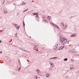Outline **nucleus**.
Segmentation results:
<instances>
[{
	"instance_id": "nucleus-1",
	"label": "nucleus",
	"mask_w": 79,
	"mask_h": 79,
	"mask_svg": "<svg viewBox=\"0 0 79 79\" xmlns=\"http://www.w3.org/2000/svg\"><path fill=\"white\" fill-rule=\"evenodd\" d=\"M60 42L63 44H65L66 43H67V39L65 38H61L60 39Z\"/></svg>"
},
{
	"instance_id": "nucleus-2",
	"label": "nucleus",
	"mask_w": 79,
	"mask_h": 79,
	"mask_svg": "<svg viewBox=\"0 0 79 79\" xmlns=\"http://www.w3.org/2000/svg\"><path fill=\"white\" fill-rule=\"evenodd\" d=\"M58 44H57L53 48L54 50H57V49H58Z\"/></svg>"
},
{
	"instance_id": "nucleus-3",
	"label": "nucleus",
	"mask_w": 79,
	"mask_h": 79,
	"mask_svg": "<svg viewBox=\"0 0 79 79\" xmlns=\"http://www.w3.org/2000/svg\"><path fill=\"white\" fill-rule=\"evenodd\" d=\"M33 15H36V18H39V16H38V14H37V13H33Z\"/></svg>"
},
{
	"instance_id": "nucleus-4",
	"label": "nucleus",
	"mask_w": 79,
	"mask_h": 79,
	"mask_svg": "<svg viewBox=\"0 0 79 79\" xmlns=\"http://www.w3.org/2000/svg\"><path fill=\"white\" fill-rule=\"evenodd\" d=\"M49 63L50 64L51 67H54V64H53V63L52 62H50Z\"/></svg>"
},
{
	"instance_id": "nucleus-5",
	"label": "nucleus",
	"mask_w": 79,
	"mask_h": 79,
	"mask_svg": "<svg viewBox=\"0 0 79 79\" xmlns=\"http://www.w3.org/2000/svg\"><path fill=\"white\" fill-rule=\"evenodd\" d=\"M60 26L61 27H64V23H63L60 24Z\"/></svg>"
},
{
	"instance_id": "nucleus-6",
	"label": "nucleus",
	"mask_w": 79,
	"mask_h": 79,
	"mask_svg": "<svg viewBox=\"0 0 79 79\" xmlns=\"http://www.w3.org/2000/svg\"><path fill=\"white\" fill-rule=\"evenodd\" d=\"M37 46L36 45H35L34 46L33 48L34 50H36L37 49Z\"/></svg>"
},
{
	"instance_id": "nucleus-7",
	"label": "nucleus",
	"mask_w": 79,
	"mask_h": 79,
	"mask_svg": "<svg viewBox=\"0 0 79 79\" xmlns=\"http://www.w3.org/2000/svg\"><path fill=\"white\" fill-rule=\"evenodd\" d=\"M63 48H64V46H61L60 47V48H59V50H61Z\"/></svg>"
},
{
	"instance_id": "nucleus-8",
	"label": "nucleus",
	"mask_w": 79,
	"mask_h": 79,
	"mask_svg": "<svg viewBox=\"0 0 79 79\" xmlns=\"http://www.w3.org/2000/svg\"><path fill=\"white\" fill-rule=\"evenodd\" d=\"M4 11L5 14H6V13H7L8 12V10L6 9L4 10Z\"/></svg>"
},
{
	"instance_id": "nucleus-9",
	"label": "nucleus",
	"mask_w": 79,
	"mask_h": 79,
	"mask_svg": "<svg viewBox=\"0 0 79 79\" xmlns=\"http://www.w3.org/2000/svg\"><path fill=\"white\" fill-rule=\"evenodd\" d=\"M70 68V69H74V66L73 65H71Z\"/></svg>"
},
{
	"instance_id": "nucleus-10",
	"label": "nucleus",
	"mask_w": 79,
	"mask_h": 79,
	"mask_svg": "<svg viewBox=\"0 0 79 79\" xmlns=\"http://www.w3.org/2000/svg\"><path fill=\"white\" fill-rule=\"evenodd\" d=\"M77 34H73V35H71V37H75V36H76Z\"/></svg>"
},
{
	"instance_id": "nucleus-11",
	"label": "nucleus",
	"mask_w": 79,
	"mask_h": 79,
	"mask_svg": "<svg viewBox=\"0 0 79 79\" xmlns=\"http://www.w3.org/2000/svg\"><path fill=\"white\" fill-rule=\"evenodd\" d=\"M73 52L74 53H78V51H77L76 50L74 49L73 50Z\"/></svg>"
},
{
	"instance_id": "nucleus-12",
	"label": "nucleus",
	"mask_w": 79,
	"mask_h": 79,
	"mask_svg": "<svg viewBox=\"0 0 79 79\" xmlns=\"http://www.w3.org/2000/svg\"><path fill=\"white\" fill-rule=\"evenodd\" d=\"M36 71L37 73H38V74H39V73H40V70H39V69H37L36 70Z\"/></svg>"
},
{
	"instance_id": "nucleus-13",
	"label": "nucleus",
	"mask_w": 79,
	"mask_h": 79,
	"mask_svg": "<svg viewBox=\"0 0 79 79\" xmlns=\"http://www.w3.org/2000/svg\"><path fill=\"white\" fill-rule=\"evenodd\" d=\"M35 79H40V77H37L36 76L35 77Z\"/></svg>"
},
{
	"instance_id": "nucleus-14",
	"label": "nucleus",
	"mask_w": 79,
	"mask_h": 79,
	"mask_svg": "<svg viewBox=\"0 0 79 79\" xmlns=\"http://www.w3.org/2000/svg\"><path fill=\"white\" fill-rule=\"evenodd\" d=\"M21 50H22L23 51H24V52H27L28 53H29V52L27 51L26 50H23L22 49H20Z\"/></svg>"
},
{
	"instance_id": "nucleus-15",
	"label": "nucleus",
	"mask_w": 79,
	"mask_h": 79,
	"mask_svg": "<svg viewBox=\"0 0 79 79\" xmlns=\"http://www.w3.org/2000/svg\"><path fill=\"white\" fill-rule=\"evenodd\" d=\"M28 10H29V9H26V10H24L23 11V13H24L25 12H26V11H28Z\"/></svg>"
},
{
	"instance_id": "nucleus-16",
	"label": "nucleus",
	"mask_w": 79,
	"mask_h": 79,
	"mask_svg": "<svg viewBox=\"0 0 79 79\" xmlns=\"http://www.w3.org/2000/svg\"><path fill=\"white\" fill-rule=\"evenodd\" d=\"M5 2V0L2 1V5H3V4H4Z\"/></svg>"
},
{
	"instance_id": "nucleus-17",
	"label": "nucleus",
	"mask_w": 79,
	"mask_h": 79,
	"mask_svg": "<svg viewBox=\"0 0 79 79\" xmlns=\"http://www.w3.org/2000/svg\"><path fill=\"white\" fill-rule=\"evenodd\" d=\"M46 77H48L50 76V74H46Z\"/></svg>"
},
{
	"instance_id": "nucleus-18",
	"label": "nucleus",
	"mask_w": 79,
	"mask_h": 79,
	"mask_svg": "<svg viewBox=\"0 0 79 79\" xmlns=\"http://www.w3.org/2000/svg\"><path fill=\"white\" fill-rule=\"evenodd\" d=\"M26 3L23 2V3L22 4V5H26Z\"/></svg>"
},
{
	"instance_id": "nucleus-19",
	"label": "nucleus",
	"mask_w": 79,
	"mask_h": 79,
	"mask_svg": "<svg viewBox=\"0 0 79 79\" xmlns=\"http://www.w3.org/2000/svg\"><path fill=\"white\" fill-rule=\"evenodd\" d=\"M64 61H68V58H65L64 59Z\"/></svg>"
},
{
	"instance_id": "nucleus-20",
	"label": "nucleus",
	"mask_w": 79,
	"mask_h": 79,
	"mask_svg": "<svg viewBox=\"0 0 79 79\" xmlns=\"http://www.w3.org/2000/svg\"><path fill=\"white\" fill-rule=\"evenodd\" d=\"M17 34H18V33L17 32L15 35V37H17Z\"/></svg>"
},
{
	"instance_id": "nucleus-21",
	"label": "nucleus",
	"mask_w": 79,
	"mask_h": 79,
	"mask_svg": "<svg viewBox=\"0 0 79 79\" xmlns=\"http://www.w3.org/2000/svg\"><path fill=\"white\" fill-rule=\"evenodd\" d=\"M57 58V57H52V58H50V59H49V60H50V59H54L55 58Z\"/></svg>"
},
{
	"instance_id": "nucleus-22",
	"label": "nucleus",
	"mask_w": 79,
	"mask_h": 79,
	"mask_svg": "<svg viewBox=\"0 0 79 79\" xmlns=\"http://www.w3.org/2000/svg\"><path fill=\"white\" fill-rule=\"evenodd\" d=\"M23 25L24 27V28L25 27V23H24V21L23 22Z\"/></svg>"
},
{
	"instance_id": "nucleus-23",
	"label": "nucleus",
	"mask_w": 79,
	"mask_h": 79,
	"mask_svg": "<svg viewBox=\"0 0 79 79\" xmlns=\"http://www.w3.org/2000/svg\"><path fill=\"white\" fill-rule=\"evenodd\" d=\"M71 61L72 62H73L74 61V60L73 59H71Z\"/></svg>"
},
{
	"instance_id": "nucleus-24",
	"label": "nucleus",
	"mask_w": 79,
	"mask_h": 79,
	"mask_svg": "<svg viewBox=\"0 0 79 79\" xmlns=\"http://www.w3.org/2000/svg\"><path fill=\"white\" fill-rule=\"evenodd\" d=\"M16 28L17 29H18V30H19V27H18H18H16Z\"/></svg>"
},
{
	"instance_id": "nucleus-25",
	"label": "nucleus",
	"mask_w": 79,
	"mask_h": 79,
	"mask_svg": "<svg viewBox=\"0 0 79 79\" xmlns=\"http://www.w3.org/2000/svg\"><path fill=\"white\" fill-rule=\"evenodd\" d=\"M15 27H17L18 26V25H17V24H15Z\"/></svg>"
},
{
	"instance_id": "nucleus-26",
	"label": "nucleus",
	"mask_w": 79,
	"mask_h": 79,
	"mask_svg": "<svg viewBox=\"0 0 79 79\" xmlns=\"http://www.w3.org/2000/svg\"><path fill=\"white\" fill-rule=\"evenodd\" d=\"M55 25L56 26H57V28H58V29H60V28H59V27H58V26L57 25H56L55 24Z\"/></svg>"
},
{
	"instance_id": "nucleus-27",
	"label": "nucleus",
	"mask_w": 79,
	"mask_h": 79,
	"mask_svg": "<svg viewBox=\"0 0 79 79\" xmlns=\"http://www.w3.org/2000/svg\"><path fill=\"white\" fill-rule=\"evenodd\" d=\"M21 67H19V69H18L19 71H20V70L21 69Z\"/></svg>"
},
{
	"instance_id": "nucleus-28",
	"label": "nucleus",
	"mask_w": 79,
	"mask_h": 79,
	"mask_svg": "<svg viewBox=\"0 0 79 79\" xmlns=\"http://www.w3.org/2000/svg\"><path fill=\"white\" fill-rule=\"evenodd\" d=\"M48 18L49 19H50V16H48Z\"/></svg>"
},
{
	"instance_id": "nucleus-29",
	"label": "nucleus",
	"mask_w": 79,
	"mask_h": 79,
	"mask_svg": "<svg viewBox=\"0 0 79 79\" xmlns=\"http://www.w3.org/2000/svg\"><path fill=\"white\" fill-rule=\"evenodd\" d=\"M77 74H79V71H78L77 72Z\"/></svg>"
},
{
	"instance_id": "nucleus-30",
	"label": "nucleus",
	"mask_w": 79,
	"mask_h": 79,
	"mask_svg": "<svg viewBox=\"0 0 79 79\" xmlns=\"http://www.w3.org/2000/svg\"><path fill=\"white\" fill-rule=\"evenodd\" d=\"M44 21L45 22H47V21L46 20H44Z\"/></svg>"
},
{
	"instance_id": "nucleus-31",
	"label": "nucleus",
	"mask_w": 79,
	"mask_h": 79,
	"mask_svg": "<svg viewBox=\"0 0 79 79\" xmlns=\"http://www.w3.org/2000/svg\"><path fill=\"white\" fill-rule=\"evenodd\" d=\"M0 43H2V41L0 40Z\"/></svg>"
},
{
	"instance_id": "nucleus-32",
	"label": "nucleus",
	"mask_w": 79,
	"mask_h": 79,
	"mask_svg": "<svg viewBox=\"0 0 79 79\" xmlns=\"http://www.w3.org/2000/svg\"><path fill=\"white\" fill-rule=\"evenodd\" d=\"M0 53H2V52H0Z\"/></svg>"
},
{
	"instance_id": "nucleus-33",
	"label": "nucleus",
	"mask_w": 79,
	"mask_h": 79,
	"mask_svg": "<svg viewBox=\"0 0 79 79\" xmlns=\"http://www.w3.org/2000/svg\"><path fill=\"white\" fill-rule=\"evenodd\" d=\"M13 5H15V3H14V4H13Z\"/></svg>"
},
{
	"instance_id": "nucleus-34",
	"label": "nucleus",
	"mask_w": 79,
	"mask_h": 79,
	"mask_svg": "<svg viewBox=\"0 0 79 79\" xmlns=\"http://www.w3.org/2000/svg\"><path fill=\"white\" fill-rule=\"evenodd\" d=\"M17 15H19V13H17Z\"/></svg>"
},
{
	"instance_id": "nucleus-35",
	"label": "nucleus",
	"mask_w": 79,
	"mask_h": 79,
	"mask_svg": "<svg viewBox=\"0 0 79 79\" xmlns=\"http://www.w3.org/2000/svg\"><path fill=\"white\" fill-rule=\"evenodd\" d=\"M27 61H28V62H29V61L28 60H27Z\"/></svg>"
},
{
	"instance_id": "nucleus-36",
	"label": "nucleus",
	"mask_w": 79,
	"mask_h": 79,
	"mask_svg": "<svg viewBox=\"0 0 79 79\" xmlns=\"http://www.w3.org/2000/svg\"><path fill=\"white\" fill-rule=\"evenodd\" d=\"M56 27H57V28L58 27H57V26H56Z\"/></svg>"
},
{
	"instance_id": "nucleus-37",
	"label": "nucleus",
	"mask_w": 79,
	"mask_h": 79,
	"mask_svg": "<svg viewBox=\"0 0 79 79\" xmlns=\"http://www.w3.org/2000/svg\"><path fill=\"white\" fill-rule=\"evenodd\" d=\"M50 69H52V68H51Z\"/></svg>"
},
{
	"instance_id": "nucleus-38",
	"label": "nucleus",
	"mask_w": 79,
	"mask_h": 79,
	"mask_svg": "<svg viewBox=\"0 0 79 79\" xmlns=\"http://www.w3.org/2000/svg\"><path fill=\"white\" fill-rule=\"evenodd\" d=\"M7 2H8V1Z\"/></svg>"
},
{
	"instance_id": "nucleus-39",
	"label": "nucleus",
	"mask_w": 79,
	"mask_h": 79,
	"mask_svg": "<svg viewBox=\"0 0 79 79\" xmlns=\"http://www.w3.org/2000/svg\"><path fill=\"white\" fill-rule=\"evenodd\" d=\"M28 63H29V62Z\"/></svg>"
}]
</instances>
